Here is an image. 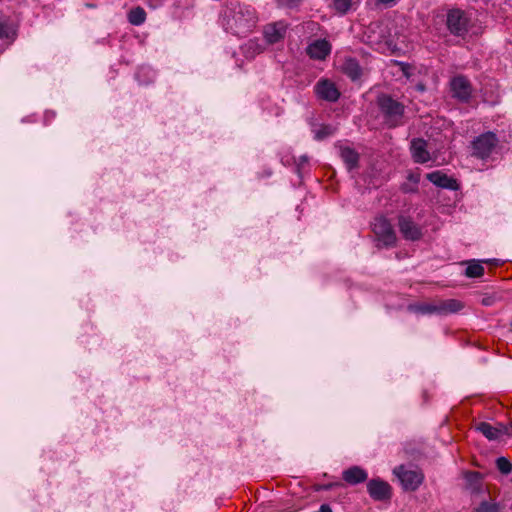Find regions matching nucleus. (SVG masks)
<instances>
[{"instance_id":"nucleus-6","label":"nucleus","mask_w":512,"mask_h":512,"mask_svg":"<svg viewBox=\"0 0 512 512\" xmlns=\"http://www.w3.org/2000/svg\"><path fill=\"white\" fill-rule=\"evenodd\" d=\"M473 87L470 80L462 75L450 80V96L460 103L468 104L472 98Z\"/></svg>"},{"instance_id":"nucleus-3","label":"nucleus","mask_w":512,"mask_h":512,"mask_svg":"<svg viewBox=\"0 0 512 512\" xmlns=\"http://www.w3.org/2000/svg\"><path fill=\"white\" fill-rule=\"evenodd\" d=\"M393 474L398 478L405 491H415L421 485L424 475L420 469L410 465H399L393 469Z\"/></svg>"},{"instance_id":"nucleus-24","label":"nucleus","mask_w":512,"mask_h":512,"mask_svg":"<svg viewBox=\"0 0 512 512\" xmlns=\"http://www.w3.org/2000/svg\"><path fill=\"white\" fill-rule=\"evenodd\" d=\"M335 133V128L331 125H322L315 131V139L318 141L324 140Z\"/></svg>"},{"instance_id":"nucleus-15","label":"nucleus","mask_w":512,"mask_h":512,"mask_svg":"<svg viewBox=\"0 0 512 512\" xmlns=\"http://www.w3.org/2000/svg\"><path fill=\"white\" fill-rule=\"evenodd\" d=\"M330 52L331 44L325 39L316 40L307 47L309 57L316 60H324Z\"/></svg>"},{"instance_id":"nucleus-14","label":"nucleus","mask_w":512,"mask_h":512,"mask_svg":"<svg viewBox=\"0 0 512 512\" xmlns=\"http://www.w3.org/2000/svg\"><path fill=\"white\" fill-rule=\"evenodd\" d=\"M410 151L416 163H426L430 160V153L427 150V142L422 138H415L411 141Z\"/></svg>"},{"instance_id":"nucleus-19","label":"nucleus","mask_w":512,"mask_h":512,"mask_svg":"<svg viewBox=\"0 0 512 512\" xmlns=\"http://www.w3.org/2000/svg\"><path fill=\"white\" fill-rule=\"evenodd\" d=\"M342 71L352 81L358 80L362 75V68L359 65L358 61L354 58L345 59L342 65Z\"/></svg>"},{"instance_id":"nucleus-32","label":"nucleus","mask_w":512,"mask_h":512,"mask_svg":"<svg viewBox=\"0 0 512 512\" xmlns=\"http://www.w3.org/2000/svg\"><path fill=\"white\" fill-rule=\"evenodd\" d=\"M280 5L292 6L295 5L297 0H278Z\"/></svg>"},{"instance_id":"nucleus-23","label":"nucleus","mask_w":512,"mask_h":512,"mask_svg":"<svg viewBox=\"0 0 512 512\" xmlns=\"http://www.w3.org/2000/svg\"><path fill=\"white\" fill-rule=\"evenodd\" d=\"M483 274L484 267L476 261L470 262L467 268L465 269V275L469 278H478L481 277Z\"/></svg>"},{"instance_id":"nucleus-1","label":"nucleus","mask_w":512,"mask_h":512,"mask_svg":"<svg viewBox=\"0 0 512 512\" xmlns=\"http://www.w3.org/2000/svg\"><path fill=\"white\" fill-rule=\"evenodd\" d=\"M256 22L254 9L239 2H229L222 12L223 27L237 36H245L250 33Z\"/></svg>"},{"instance_id":"nucleus-30","label":"nucleus","mask_w":512,"mask_h":512,"mask_svg":"<svg viewBox=\"0 0 512 512\" xmlns=\"http://www.w3.org/2000/svg\"><path fill=\"white\" fill-rule=\"evenodd\" d=\"M495 302V298L493 296H485L481 299V304L484 306H491Z\"/></svg>"},{"instance_id":"nucleus-21","label":"nucleus","mask_w":512,"mask_h":512,"mask_svg":"<svg viewBox=\"0 0 512 512\" xmlns=\"http://www.w3.org/2000/svg\"><path fill=\"white\" fill-rule=\"evenodd\" d=\"M427 179L438 187L448 188V176L440 171L427 174Z\"/></svg>"},{"instance_id":"nucleus-4","label":"nucleus","mask_w":512,"mask_h":512,"mask_svg":"<svg viewBox=\"0 0 512 512\" xmlns=\"http://www.w3.org/2000/svg\"><path fill=\"white\" fill-rule=\"evenodd\" d=\"M498 143L499 139L494 132H485L471 142V155L485 160L491 156Z\"/></svg>"},{"instance_id":"nucleus-26","label":"nucleus","mask_w":512,"mask_h":512,"mask_svg":"<svg viewBox=\"0 0 512 512\" xmlns=\"http://www.w3.org/2000/svg\"><path fill=\"white\" fill-rule=\"evenodd\" d=\"M333 8L340 14H345L351 7L352 0H330Z\"/></svg>"},{"instance_id":"nucleus-27","label":"nucleus","mask_w":512,"mask_h":512,"mask_svg":"<svg viewBox=\"0 0 512 512\" xmlns=\"http://www.w3.org/2000/svg\"><path fill=\"white\" fill-rule=\"evenodd\" d=\"M308 161L309 159L306 155L299 157L298 161L296 162V170L299 175H301L302 170H304L308 165Z\"/></svg>"},{"instance_id":"nucleus-5","label":"nucleus","mask_w":512,"mask_h":512,"mask_svg":"<svg viewBox=\"0 0 512 512\" xmlns=\"http://www.w3.org/2000/svg\"><path fill=\"white\" fill-rule=\"evenodd\" d=\"M472 26L469 12L461 9H450V34L465 39Z\"/></svg>"},{"instance_id":"nucleus-11","label":"nucleus","mask_w":512,"mask_h":512,"mask_svg":"<svg viewBox=\"0 0 512 512\" xmlns=\"http://www.w3.org/2000/svg\"><path fill=\"white\" fill-rule=\"evenodd\" d=\"M314 91L319 99L328 102H336L340 97L338 88L332 81L328 79L319 80L314 86Z\"/></svg>"},{"instance_id":"nucleus-29","label":"nucleus","mask_w":512,"mask_h":512,"mask_svg":"<svg viewBox=\"0 0 512 512\" xmlns=\"http://www.w3.org/2000/svg\"><path fill=\"white\" fill-rule=\"evenodd\" d=\"M417 311L421 312L422 314H430L436 311V307L429 304H423L417 307Z\"/></svg>"},{"instance_id":"nucleus-18","label":"nucleus","mask_w":512,"mask_h":512,"mask_svg":"<svg viewBox=\"0 0 512 512\" xmlns=\"http://www.w3.org/2000/svg\"><path fill=\"white\" fill-rule=\"evenodd\" d=\"M343 479L352 485L362 483L367 480V473L359 466H353L343 472Z\"/></svg>"},{"instance_id":"nucleus-9","label":"nucleus","mask_w":512,"mask_h":512,"mask_svg":"<svg viewBox=\"0 0 512 512\" xmlns=\"http://www.w3.org/2000/svg\"><path fill=\"white\" fill-rule=\"evenodd\" d=\"M465 479V490H467L472 497H478L484 493L489 494L488 486L484 483V475L477 471L463 472Z\"/></svg>"},{"instance_id":"nucleus-28","label":"nucleus","mask_w":512,"mask_h":512,"mask_svg":"<svg viewBox=\"0 0 512 512\" xmlns=\"http://www.w3.org/2000/svg\"><path fill=\"white\" fill-rule=\"evenodd\" d=\"M464 307V304L456 299H450V313H456L462 310Z\"/></svg>"},{"instance_id":"nucleus-8","label":"nucleus","mask_w":512,"mask_h":512,"mask_svg":"<svg viewBox=\"0 0 512 512\" xmlns=\"http://www.w3.org/2000/svg\"><path fill=\"white\" fill-rule=\"evenodd\" d=\"M367 492L374 501L380 502L390 501L393 495L391 485L380 478L367 482Z\"/></svg>"},{"instance_id":"nucleus-34","label":"nucleus","mask_w":512,"mask_h":512,"mask_svg":"<svg viewBox=\"0 0 512 512\" xmlns=\"http://www.w3.org/2000/svg\"><path fill=\"white\" fill-rule=\"evenodd\" d=\"M377 1L386 6H392L396 0H377Z\"/></svg>"},{"instance_id":"nucleus-16","label":"nucleus","mask_w":512,"mask_h":512,"mask_svg":"<svg viewBox=\"0 0 512 512\" xmlns=\"http://www.w3.org/2000/svg\"><path fill=\"white\" fill-rule=\"evenodd\" d=\"M339 154L349 171L355 169L359 165V153L351 147L339 146Z\"/></svg>"},{"instance_id":"nucleus-22","label":"nucleus","mask_w":512,"mask_h":512,"mask_svg":"<svg viewBox=\"0 0 512 512\" xmlns=\"http://www.w3.org/2000/svg\"><path fill=\"white\" fill-rule=\"evenodd\" d=\"M146 19V13L143 8L136 7L128 14V20L133 25H141Z\"/></svg>"},{"instance_id":"nucleus-7","label":"nucleus","mask_w":512,"mask_h":512,"mask_svg":"<svg viewBox=\"0 0 512 512\" xmlns=\"http://www.w3.org/2000/svg\"><path fill=\"white\" fill-rule=\"evenodd\" d=\"M372 230L377 240L385 246H393L395 244V231L389 220L385 217H376L372 223Z\"/></svg>"},{"instance_id":"nucleus-2","label":"nucleus","mask_w":512,"mask_h":512,"mask_svg":"<svg viewBox=\"0 0 512 512\" xmlns=\"http://www.w3.org/2000/svg\"><path fill=\"white\" fill-rule=\"evenodd\" d=\"M377 107L388 128H396L405 124V109L403 102L390 94L381 93L376 99Z\"/></svg>"},{"instance_id":"nucleus-25","label":"nucleus","mask_w":512,"mask_h":512,"mask_svg":"<svg viewBox=\"0 0 512 512\" xmlns=\"http://www.w3.org/2000/svg\"><path fill=\"white\" fill-rule=\"evenodd\" d=\"M496 467L504 475H508L512 471V463L504 456L496 459Z\"/></svg>"},{"instance_id":"nucleus-10","label":"nucleus","mask_w":512,"mask_h":512,"mask_svg":"<svg viewBox=\"0 0 512 512\" xmlns=\"http://www.w3.org/2000/svg\"><path fill=\"white\" fill-rule=\"evenodd\" d=\"M17 38V26L7 17H0V54Z\"/></svg>"},{"instance_id":"nucleus-17","label":"nucleus","mask_w":512,"mask_h":512,"mask_svg":"<svg viewBox=\"0 0 512 512\" xmlns=\"http://www.w3.org/2000/svg\"><path fill=\"white\" fill-rule=\"evenodd\" d=\"M285 30V26L281 22L267 25L264 30L267 42L270 44L279 42L284 37Z\"/></svg>"},{"instance_id":"nucleus-33","label":"nucleus","mask_w":512,"mask_h":512,"mask_svg":"<svg viewBox=\"0 0 512 512\" xmlns=\"http://www.w3.org/2000/svg\"><path fill=\"white\" fill-rule=\"evenodd\" d=\"M316 512H333L331 507L328 504H322L318 511Z\"/></svg>"},{"instance_id":"nucleus-12","label":"nucleus","mask_w":512,"mask_h":512,"mask_svg":"<svg viewBox=\"0 0 512 512\" xmlns=\"http://www.w3.org/2000/svg\"><path fill=\"white\" fill-rule=\"evenodd\" d=\"M476 429L488 440H497L503 434H512V423H510L509 426L500 424L499 427H495L487 422H480L476 426Z\"/></svg>"},{"instance_id":"nucleus-13","label":"nucleus","mask_w":512,"mask_h":512,"mask_svg":"<svg viewBox=\"0 0 512 512\" xmlns=\"http://www.w3.org/2000/svg\"><path fill=\"white\" fill-rule=\"evenodd\" d=\"M398 226L401 234L407 240H418L422 236L421 228L410 218L400 216Z\"/></svg>"},{"instance_id":"nucleus-31","label":"nucleus","mask_w":512,"mask_h":512,"mask_svg":"<svg viewBox=\"0 0 512 512\" xmlns=\"http://www.w3.org/2000/svg\"><path fill=\"white\" fill-rule=\"evenodd\" d=\"M459 183L455 178L450 177V190H458Z\"/></svg>"},{"instance_id":"nucleus-20","label":"nucleus","mask_w":512,"mask_h":512,"mask_svg":"<svg viewBox=\"0 0 512 512\" xmlns=\"http://www.w3.org/2000/svg\"><path fill=\"white\" fill-rule=\"evenodd\" d=\"M474 512H501V507L493 500L482 499L474 508Z\"/></svg>"}]
</instances>
